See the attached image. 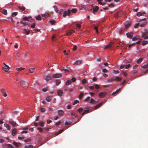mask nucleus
Returning <instances> with one entry per match:
<instances>
[{
    "instance_id": "nucleus-1",
    "label": "nucleus",
    "mask_w": 148,
    "mask_h": 148,
    "mask_svg": "<svg viewBox=\"0 0 148 148\" xmlns=\"http://www.w3.org/2000/svg\"><path fill=\"white\" fill-rule=\"evenodd\" d=\"M20 84L21 86L23 88H27L28 86V84L23 81H21Z\"/></svg>"
},
{
    "instance_id": "nucleus-2",
    "label": "nucleus",
    "mask_w": 148,
    "mask_h": 148,
    "mask_svg": "<svg viewBox=\"0 0 148 148\" xmlns=\"http://www.w3.org/2000/svg\"><path fill=\"white\" fill-rule=\"evenodd\" d=\"M71 11L69 10H68V12L64 11L63 13V16L64 17H65L67 15L70 16L71 15Z\"/></svg>"
},
{
    "instance_id": "nucleus-3",
    "label": "nucleus",
    "mask_w": 148,
    "mask_h": 148,
    "mask_svg": "<svg viewBox=\"0 0 148 148\" xmlns=\"http://www.w3.org/2000/svg\"><path fill=\"white\" fill-rule=\"evenodd\" d=\"M51 74H48L47 75L45 76L44 77V79L47 82H48L51 79Z\"/></svg>"
},
{
    "instance_id": "nucleus-4",
    "label": "nucleus",
    "mask_w": 148,
    "mask_h": 148,
    "mask_svg": "<svg viewBox=\"0 0 148 148\" xmlns=\"http://www.w3.org/2000/svg\"><path fill=\"white\" fill-rule=\"evenodd\" d=\"M62 75L60 73H56L53 74L52 76V77L53 78H58L61 77Z\"/></svg>"
},
{
    "instance_id": "nucleus-5",
    "label": "nucleus",
    "mask_w": 148,
    "mask_h": 148,
    "mask_svg": "<svg viewBox=\"0 0 148 148\" xmlns=\"http://www.w3.org/2000/svg\"><path fill=\"white\" fill-rule=\"evenodd\" d=\"M1 91L2 95L4 97H6L7 96V94L6 93L5 90L4 89L1 88Z\"/></svg>"
},
{
    "instance_id": "nucleus-6",
    "label": "nucleus",
    "mask_w": 148,
    "mask_h": 148,
    "mask_svg": "<svg viewBox=\"0 0 148 148\" xmlns=\"http://www.w3.org/2000/svg\"><path fill=\"white\" fill-rule=\"evenodd\" d=\"M114 44V43L112 42H111L109 44L107 45L106 46L104 47V49H107L109 48H110L113 47L112 46V44Z\"/></svg>"
},
{
    "instance_id": "nucleus-7",
    "label": "nucleus",
    "mask_w": 148,
    "mask_h": 148,
    "mask_svg": "<svg viewBox=\"0 0 148 148\" xmlns=\"http://www.w3.org/2000/svg\"><path fill=\"white\" fill-rule=\"evenodd\" d=\"M75 32V31L73 29H71L70 30L69 32L67 33L65 35L66 36H70L73 33H74Z\"/></svg>"
},
{
    "instance_id": "nucleus-8",
    "label": "nucleus",
    "mask_w": 148,
    "mask_h": 148,
    "mask_svg": "<svg viewBox=\"0 0 148 148\" xmlns=\"http://www.w3.org/2000/svg\"><path fill=\"white\" fill-rule=\"evenodd\" d=\"M114 81H119L121 80V77H119L118 76L113 77Z\"/></svg>"
},
{
    "instance_id": "nucleus-9",
    "label": "nucleus",
    "mask_w": 148,
    "mask_h": 148,
    "mask_svg": "<svg viewBox=\"0 0 148 148\" xmlns=\"http://www.w3.org/2000/svg\"><path fill=\"white\" fill-rule=\"evenodd\" d=\"M142 37H145V36H146L148 34V30L146 29L145 30V31L144 33H143V32H142Z\"/></svg>"
},
{
    "instance_id": "nucleus-10",
    "label": "nucleus",
    "mask_w": 148,
    "mask_h": 148,
    "mask_svg": "<svg viewBox=\"0 0 148 148\" xmlns=\"http://www.w3.org/2000/svg\"><path fill=\"white\" fill-rule=\"evenodd\" d=\"M107 94L106 92H101L99 94V97L101 98H103Z\"/></svg>"
},
{
    "instance_id": "nucleus-11",
    "label": "nucleus",
    "mask_w": 148,
    "mask_h": 148,
    "mask_svg": "<svg viewBox=\"0 0 148 148\" xmlns=\"http://www.w3.org/2000/svg\"><path fill=\"white\" fill-rule=\"evenodd\" d=\"M145 14H146V13L143 12H138L137 14V15L138 16H140L142 15H144Z\"/></svg>"
},
{
    "instance_id": "nucleus-12",
    "label": "nucleus",
    "mask_w": 148,
    "mask_h": 148,
    "mask_svg": "<svg viewBox=\"0 0 148 148\" xmlns=\"http://www.w3.org/2000/svg\"><path fill=\"white\" fill-rule=\"evenodd\" d=\"M82 62V61L81 60H78L76 61L73 63V65H79Z\"/></svg>"
},
{
    "instance_id": "nucleus-13",
    "label": "nucleus",
    "mask_w": 148,
    "mask_h": 148,
    "mask_svg": "<svg viewBox=\"0 0 148 148\" xmlns=\"http://www.w3.org/2000/svg\"><path fill=\"white\" fill-rule=\"evenodd\" d=\"M13 143V145L16 147H19L21 145V143H17L15 141H14Z\"/></svg>"
},
{
    "instance_id": "nucleus-14",
    "label": "nucleus",
    "mask_w": 148,
    "mask_h": 148,
    "mask_svg": "<svg viewBox=\"0 0 148 148\" xmlns=\"http://www.w3.org/2000/svg\"><path fill=\"white\" fill-rule=\"evenodd\" d=\"M63 91L62 90H59L57 91V94L59 96H61L63 94Z\"/></svg>"
},
{
    "instance_id": "nucleus-15",
    "label": "nucleus",
    "mask_w": 148,
    "mask_h": 148,
    "mask_svg": "<svg viewBox=\"0 0 148 148\" xmlns=\"http://www.w3.org/2000/svg\"><path fill=\"white\" fill-rule=\"evenodd\" d=\"M42 16L45 17V18L50 16L49 14L48 13H45L44 14H42Z\"/></svg>"
},
{
    "instance_id": "nucleus-16",
    "label": "nucleus",
    "mask_w": 148,
    "mask_h": 148,
    "mask_svg": "<svg viewBox=\"0 0 148 148\" xmlns=\"http://www.w3.org/2000/svg\"><path fill=\"white\" fill-rule=\"evenodd\" d=\"M127 37L129 38H131L133 34L132 33H128L126 34Z\"/></svg>"
},
{
    "instance_id": "nucleus-17",
    "label": "nucleus",
    "mask_w": 148,
    "mask_h": 148,
    "mask_svg": "<svg viewBox=\"0 0 148 148\" xmlns=\"http://www.w3.org/2000/svg\"><path fill=\"white\" fill-rule=\"evenodd\" d=\"M17 132L16 129V128L14 129L12 131V135L13 136H14L16 134Z\"/></svg>"
},
{
    "instance_id": "nucleus-18",
    "label": "nucleus",
    "mask_w": 148,
    "mask_h": 148,
    "mask_svg": "<svg viewBox=\"0 0 148 148\" xmlns=\"http://www.w3.org/2000/svg\"><path fill=\"white\" fill-rule=\"evenodd\" d=\"M64 131V129H61L58 132H57L56 133L55 135H57L60 133H62V132H63Z\"/></svg>"
},
{
    "instance_id": "nucleus-19",
    "label": "nucleus",
    "mask_w": 148,
    "mask_h": 148,
    "mask_svg": "<svg viewBox=\"0 0 148 148\" xmlns=\"http://www.w3.org/2000/svg\"><path fill=\"white\" fill-rule=\"evenodd\" d=\"M58 114L59 115L62 116L64 113V112L62 110H59L58 111Z\"/></svg>"
},
{
    "instance_id": "nucleus-20",
    "label": "nucleus",
    "mask_w": 148,
    "mask_h": 148,
    "mask_svg": "<svg viewBox=\"0 0 148 148\" xmlns=\"http://www.w3.org/2000/svg\"><path fill=\"white\" fill-rule=\"evenodd\" d=\"M4 126L7 128L8 130H10V127L9 124L7 123H5L4 124Z\"/></svg>"
},
{
    "instance_id": "nucleus-21",
    "label": "nucleus",
    "mask_w": 148,
    "mask_h": 148,
    "mask_svg": "<svg viewBox=\"0 0 148 148\" xmlns=\"http://www.w3.org/2000/svg\"><path fill=\"white\" fill-rule=\"evenodd\" d=\"M60 70L61 71H62L64 70L65 71H69L70 69L68 68H67V69H65L63 67L61 68Z\"/></svg>"
},
{
    "instance_id": "nucleus-22",
    "label": "nucleus",
    "mask_w": 148,
    "mask_h": 148,
    "mask_svg": "<svg viewBox=\"0 0 148 148\" xmlns=\"http://www.w3.org/2000/svg\"><path fill=\"white\" fill-rule=\"evenodd\" d=\"M8 68H9V67H3L2 68L3 69L4 71H5L6 72H9V71L8 69Z\"/></svg>"
},
{
    "instance_id": "nucleus-23",
    "label": "nucleus",
    "mask_w": 148,
    "mask_h": 148,
    "mask_svg": "<svg viewBox=\"0 0 148 148\" xmlns=\"http://www.w3.org/2000/svg\"><path fill=\"white\" fill-rule=\"evenodd\" d=\"M103 102H101L98 104L94 108V109H97V108H98L99 106H100L102 104Z\"/></svg>"
},
{
    "instance_id": "nucleus-24",
    "label": "nucleus",
    "mask_w": 148,
    "mask_h": 148,
    "mask_svg": "<svg viewBox=\"0 0 148 148\" xmlns=\"http://www.w3.org/2000/svg\"><path fill=\"white\" fill-rule=\"evenodd\" d=\"M49 23L52 25H55L56 21L53 20H51L49 21Z\"/></svg>"
},
{
    "instance_id": "nucleus-25",
    "label": "nucleus",
    "mask_w": 148,
    "mask_h": 148,
    "mask_svg": "<svg viewBox=\"0 0 148 148\" xmlns=\"http://www.w3.org/2000/svg\"><path fill=\"white\" fill-rule=\"evenodd\" d=\"M99 9L98 7L96 6H95L94 8L92 10L93 12H96Z\"/></svg>"
},
{
    "instance_id": "nucleus-26",
    "label": "nucleus",
    "mask_w": 148,
    "mask_h": 148,
    "mask_svg": "<svg viewBox=\"0 0 148 148\" xmlns=\"http://www.w3.org/2000/svg\"><path fill=\"white\" fill-rule=\"evenodd\" d=\"M71 81L70 79L68 80L66 82V86H68L71 84Z\"/></svg>"
},
{
    "instance_id": "nucleus-27",
    "label": "nucleus",
    "mask_w": 148,
    "mask_h": 148,
    "mask_svg": "<svg viewBox=\"0 0 148 148\" xmlns=\"http://www.w3.org/2000/svg\"><path fill=\"white\" fill-rule=\"evenodd\" d=\"M1 13L4 14L5 15H7V11L5 9L1 11Z\"/></svg>"
},
{
    "instance_id": "nucleus-28",
    "label": "nucleus",
    "mask_w": 148,
    "mask_h": 148,
    "mask_svg": "<svg viewBox=\"0 0 148 148\" xmlns=\"http://www.w3.org/2000/svg\"><path fill=\"white\" fill-rule=\"evenodd\" d=\"M30 32V30H29L28 32L27 31V30L26 29H24L23 30V33L24 34L25 33L26 35H27L29 34V32Z\"/></svg>"
},
{
    "instance_id": "nucleus-29",
    "label": "nucleus",
    "mask_w": 148,
    "mask_h": 148,
    "mask_svg": "<svg viewBox=\"0 0 148 148\" xmlns=\"http://www.w3.org/2000/svg\"><path fill=\"white\" fill-rule=\"evenodd\" d=\"M25 148H33V146L31 145H26L24 147Z\"/></svg>"
},
{
    "instance_id": "nucleus-30",
    "label": "nucleus",
    "mask_w": 148,
    "mask_h": 148,
    "mask_svg": "<svg viewBox=\"0 0 148 148\" xmlns=\"http://www.w3.org/2000/svg\"><path fill=\"white\" fill-rule=\"evenodd\" d=\"M114 79L113 77L109 79L107 81V82H111L113 81H114Z\"/></svg>"
},
{
    "instance_id": "nucleus-31",
    "label": "nucleus",
    "mask_w": 148,
    "mask_h": 148,
    "mask_svg": "<svg viewBox=\"0 0 148 148\" xmlns=\"http://www.w3.org/2000/svg\"><path fill=\"white\" fill-rule=\"evenodd\" d=\"M89 110H85L82 113V115L83 116L84 115V114L88 113L89 112Z\"/></svg>"
},
{
    "instance_id": "nucleus-32",
    "label": "nucleus",
    "mask_w": 148,
    "mask_h": 148,
    "mask_svg": "<svg viewBox=\"0 0 148 148\" xmlns=\"http://www.w3.org/2000/svg\"><path fill=\"white\" fill-rule=\"evenodd\" d=\"M97 102L96 101L92 98L90 100V103H97Z\"/></svg>"
},
{
    "instance_id": "nucleus-33",
    "label": "nucleus",
    "mask_w": 148,
    "mask_h": 148,
    "mask_svg": "<svg viewBox=\"0 0 148 148\" xmlns=\"http://www.w3.org/2000/svg\"><path fill=\"white\" fill-rule=\"evenodd\" d=\"M143 58H140L139 59H138V60H137V63L138 64H140L141 62L143 60Z\"/></svg>"
},
{
    "instance_id": "nucleus-34",
    "label": "nucleus",
    "mask_w": 148,
    "mask_h": 148,
    "mask_svg": "<svg viewBox=\"0 0 148 148\" xmlns=\"http://www.w3.org/2000/svg\"><path fill=\"white\" fill-rule=\"evenodd\" d=\"M38 125H39L40 126L43 127L44 126V123L42 121H40L38 123Z\"/></svg>"
},
{
    "instance_id": "nucleus-35",
    "label": "nucleus",
    "mask_w": 148,
    "mask_h": 148,
    "mask_svg": "<svg viewBox=\"0 0 148 148\" xmlns=\"http://www.w3.org/2000/svg\"><path fill=\"white\" fill-rule=\"evenodd\" d=\"M73 13H75L77 11V10L76 9H72L71 11Z\"/></svg>"
},
{
    "instance_id": "nucleus-36",
    "label": "nucleus",
    "mask_w": 148,
    "mask_h": 148,
    "mask_svg": "<svg viewBox=\"0 0 148 148\" xmlns=\"http://www.w3.org/2000/svg\"><path fill=\"white\" fill-rule=\"evenodd\" d=\"M10 123L14 127L16 125V123L15 122H10Z\"/></svg>"
},
{
    "instance_id": "nucleus-37",
    "label": "nucleus",
    "mask_w": 148,
    "mask_h": 148,
    "mask_svg": "<svg viewBox=\"0 0 148 148\" xmlns=\"http://www.w3.org/2000/svg\"><path fill=\"white\" fill-rule=\"evenodd\" d=\"M148 43V42L147 41L144 40L142 42V44L143 45H145Z\"/></svg>"
},
{
    "instance_id": "nucleus-38",
    "label": "nucleus",
    "mask_w": 148,
    "mask_h": 148,
    "mask_svg": "<svg viewBox=\"0 0 148 148\" xmlns=\"http://www.w3.org/2000/svg\"><path fill=\"white\" fill-rule=\"evenodd\" d=\"M56 86L58 85L61 83L60 80L59 79L56 80Z\"/></svg>"
},
{
    "instance_id": "nucleus-39",
    "label": "nucleus",
    "mask_w": 148,
    "mask_h": 148,
    "mask_svg": "<svg viewBox=\"0 0 148 148\" xmlns=\"http://www.w3.org/2000/svg\"><path fill=\"white\" fill-rule=\"evenodd\" d=\"M77 111L79 112V113H81L82 112V111H83V109L82 108H80L78 109Z\"/></svg>"
},
{
    "instance_id": "nucleus-40",
    "label": "nucleus",
    "mask_w": 148,
    "mask_h": 148,
    "mask_svg": "<svg viewBox=\"0 0 148 148\" xmlns=\"http://www.w3.org/2000/svg\"><path fill=\"white\" fill-rule=\"evenodd\" d=\"M36 19L37 20H40L41 19V17L40 15H38L36 17Z\"/></svg>"
},
{
    "instance_id": "nucleus-41",
    "label": "nucleus",
    "mask_w": 148,
    "mask_h": 148,
    "mask_svg": "<svg viewBox=\"0 0 148 148\" xmlns=\"http://www.w3.org/2000/svg\"><path fill=\"white\" fill-rule=\"evenodd\" d=\"M130 25L129 23H128V24H127L125 26V29H128L129 27L130 26Z\"/></svg>"
},
{
    "instance_id": "nucleus-42",
    "label": "nucleus",
    "mask_w": 148,
    "mask_h": 148,
    "mask_svg": "<svg viewBox=\"0 0 148 148\" xmlns=\"http://www.w3.org/2000/svg\"><path fill=\"white\" fill-rule=\"evenodd\" d=\"M19 9L22 11H24L25 10V8L24 6H19Z\"/></svg>"
},
{
    "instance_id": "nucleus-43",
    "label": "nucleus",
    "mask_w": 148,
    "mask_h": 148,
    "mask_svg": "<svg viewBox=\"0 0 148 148\" xmlns=\"http://www.w3.org/2000/svg\"><path fill=\"white\" fill-rule=\"evenodd\" d=\"M46 100L48 102H50L51 101V99L49 97H48L46 98Z\"/></svg>"
},
{
    "instance_id": "nucleus-44",
    "label": "nucleus",
    "mask_w": 148,
    "mask_h": 148,
    "mask_svg": "<svg viewBox=\"0 0 148 148\" xmlns=\"http://www.w3.org/2000/svg\"><path fill=\"white\" fill-rule=\"evenodd\" d=\"M94 29L96 31V32L97 34L99 33L98 30V27L97 26H95L94 27Z\"/></svg>"
},
{
    "instance_id": "nucleus-45",
    "label": "nucleus",
    "mask_w": 148,
    "mask_h": 148,
    "mask_svg": "<svg viewBox=\"0 0 148 148\" xmlns=\"http://www.w3.org/2000/svg\"><path fill=\"white\" fill-rule=\"evenodd\" d=\"M18 12H13L12 13V16H15L17 15Z\"/></svg>"
},
{
    "instance_id": "nucleus-46",
    "label": "nucleus",
    "mask_w": 148,
    "mask_h": 148,
    "mask_svg": "<svg viewBox=\"0 0 148 148\" xmlns=\"http://www.w3.org/2000/svg\"><path fill=\"white\" fill-rule=\"evenodd\" d=\"M146 24V22H144L143 23H142L140 24V27H143L144 26V25H145Z\"/></svg>"
},
{
    "instance_id": "nucleus-47",
    "label": "nucleus",
    "mask_w": 148,
    "mask_h": 148,
    "mask_svg": "<svg viewBox=\"0 0 148 148\" xmlns=\"http://www.w3.org/2000/svg\"><path fill=\"white\" fill-rule=\"evenodd\" d=\"M40 111L42 112H44L45 111V108H40Z\"/></svg>"
},
{
    "instance_id": "nucleus-48",
    "label": "nucleus",
    "mask_w": 148,
    "mask_h": 148,
    "mask_svg": "<svg viewBox=\"0 0 148 148\" xmlns=\"http://www.w3.org/2000/svg\"><path fill=\"white\" fill-rule=\"evenodd\" d=\"M48 90V88H45L42 89V90L44 92H46Z\"/></svg>"
},
{
    "instance_id": "nucleus-49",
    "label": "nucleus",
    "mask_w": 148,
    "mask_h": 148,
    "mask_svg": "<svg viewBox=\"0 0 148 148\" xmlns=\"http://www.w3.org/2000/svg\"><path fill=\"white\" fill-rule=\"evenodd\" d=\"M139 38L138 36H136V37H134L132 38V40L133 41Z\"/></svg>"
},
{
    "instance_id": "nucleus-50",
    "label": "nucleus",
    "mask_w": 148,
    "mask_h": 148,
    "mask_svg": "<svg viewBox=\"0 0 148 148\" xmlns=\"http://www.w3.org/2000/svg\"><path fill=\"white\" fill-rule=\"evenodd\" d=\"M71 114L72 116V117L73 118H74L75 117H76V116H75L74 113L73 112H72L71 113Z\"/></svg>"
},
{
    "instance_id": "nucleus-51",
    "label": "nucleus",
    "mask_w": 148,
    "mask_h": 148,
    "mask_svg": "<svg viewBox=\"0 0 148 148\" xmlns=\"http://www.w3.org/2000/svg\"><path fill=\"white\" fill-rule=\"evenodd\" d=\"M31 141V139L29 138H28L27 139L25 140H24V141L25 142H30Z\"/></svg>"
},
{
    "instance_id": "nucleus-52",
    "label": "nucleus",
    "mask_w": 148,
    "mask_h": 148,
    "mask_svg": "<svg viewBox=\"0 0 148 148\" xmlns=\"http://www.w3.org/2000/svg\"><path fill=\"white\" fill-rule=\"evenodd\" d=\"M25 68H22L21 67L20 68H18L16 69V70L18 71H20L22 70H23L25 69Z\"/></svg>"
},
{
    "instance_id": "nucleus-53",
    "label": "nucleus",
    "mask_w": 148,
    "mask_h": 148,
    "mask_svg": "<svg viewBox=\"0 0 148 148\" xmlns=\"http://www.w3.org/2000/svg\"><path fill=\"white\" fill-rule=\"evenodd\" d=\"M142 67L143 68H147L148 67V64H146L143 66Z\"/></svg>"
},
{
    "instance_id": "nucleus-54",
    "label": "nucleus",
    "mask_w": 148,
    "mask_h": 148,
    "mask_svg": "<svg viewBox=\"0 0 148 148\" xmlns=\"http://www.w3.org/2000/svg\"><path fill=\"white\" fill-rule=\"evenodd\" d=\"M83 94L82 93V92H81L79 95V98L80 99H82V97L83 95Z\"/></svg>"
},
{
    "instance_id": "nucleus-55",
    "label": "nucleus",
    "mask_w": 148,
    "mask_h": 148,
    "mask_svg": "<svg viewBox=\"0 0 148 148\" xmlns=\"http://www.w3.org/2000/svg\"><path fill=\"white\" fill-rule=\"evenodd\" d=\"M97 1L99 4H100L102 5H104L101 2V1H103V0H97Z\"/></svg>"
},
{
    "instance_id": "nucleus-56",
    "label": "nucleus",
    "mask_w": 148,
    "mask_h": 148,
    "mask_svg": "<svg viewBox=\"0 0 148 148\" xmlns=\"http://www.w3.org/2000/svg\"><path fill=\"white\" fill-rule=\"evenodd\" d=\"M8 148H14L10 144H8Z\"/></svg>"
},
{
    "instance_id": "nucleus-57",
    "label": "nucleus",
    "mask_w": 148,
    "mask_h": 148,
    "mask_svg": "<svg viewBox=\"0 0 148 148\" xmlns=\"http://www.w3.org/2000/svg\"><path fill=\"white\" fill-rule=\"evenodd\" d=\"M79 102V101L77 100H75L74 101V103H73V105H75V104L78 103Z\"/></svg>"
},
{
    "instance_id": "nucleus-58",
    "label": "nucleus",
    "mask_w": 148,
    "mask_h": 148,
    "mask_svg": "<svg viewBox=\"0 0 148 148\" xmlns=\"http://www.w3.org/2000/svg\"><path fill=\"white\" fill-rule=\"evenodd\" d=\"M37 129L39 130V132H42V129L41 128L38 127H37Z\"/></svg>"
},
{
    "instance_id": "nucleus-59",
    "label": "nucleus",
    "mask_w": 148,
    "mask_h": 148,
    "mask_svg": "<svg viewBox=\"0 0 148 148\" xmlns=\"http://www.w3.org/2000/svg\"><path fill=\"white\" fill-rule=\"evenodd\" d=\"M24 21H28V19L27 17H24L23 18V19Z\"/></svg>"
},
{
    "instance_id": "nucleus-60",
    "label": "nucleus",
    "mask_w": 148,
    "mask_h": 148,
    "mask_svg": "<svg viewBox=\"0 0 148 148\" xmlns=\"http://www.w3.org/2000/svg\"><path fill=\"white\" fill-rule=\"evenodd\" d=\"M82 82L83 84H84L86 82V80L85 79H83L82 80Z\"/></svg>"
},
{
    "instance_id": "nucleus-61",
    "label": "nucleus",
    "mask_w": 148,
    "mask_h": 148,
    "mask_svg": "<svg viewBox=\"0 0 148 148\" xmlns=\"http://www.w3.org/2000/svg\"><path fill=\"white\" fill-rule=\"evenodd\" d=\"M90 97H88L84 100V101H88L90 99Z\"/></svg>"
},
{
    "instance_id": "nucleus-62",
    "label": "nucleus",
    "mask_w": 148,
    "mask_h": 148,
    "mask_svg": "<svg viewBox=\"0 0 148 148\" xmlns=\"http://www.w3.org/2000/svg\"><path fill=\"white\" fill-rule=\"evenodd\" d=\"M3 148H8V144L6 145H3L2 146Z\"/></svg>"
},
{
    "instance_id": "nucleus-63",
    "label": "nucleus",
    "mask_w": 148,
    "mask_h": 148,
    "mask_svg": "<svg viewBox=\"0 0 148 148\" xmlns=\"http://www.w3.org/2000/svg\"><path fill=\"white\" fill-rule=\"evenodd\" d=\"M95 88L97 89H98L100 88V87L97 84H95Z\"/></svg>"
},
{
    "instance_id": "nucleus-64",
    "label": "nucleus",
    "mask_w": 148,
    "mask_h": 148,
    "mask_svg": "<svg viewBox=\"0 0 148 148\" xmlns=\"http://www.w3.org/2000/svg\"><path fill=\"white\" fill-rule=\"evenodd\" d=\"M33 70L34 69L32 68L30 69H29V71L30 73H33Z\"/></svg>"
}]
</instances>
